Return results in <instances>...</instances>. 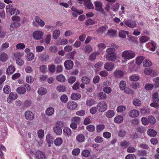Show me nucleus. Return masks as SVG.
<instances>
[{
	"label": "nucleus",
	"mask_w": 159,
	"mask_h": 159,
	"mask_svg": "<svg viewBox=\"0 0 159 159\" xmlns=\"http://www.w3.org/2000/svg\"><path fill=\"white\" fill-rule=\"evenodd\" d=\"M135 56V52L130 50H125L122 53V58L126 60L133 58Z\"/></svg>",
	"instance_id": "1"
},
{
	"label": "nucleus",
	"mask_w": 159,
	"mask_h": 159,
	"mask_svg": "<svg viewBox=\"0 0 159 159\" xmlns=\"http://www.w3.org/2000/svg\"><path fill=\"white\" fill-rule=\"evenodd\" d=\"M6 11L7 12H9L11 15H18L19 14V11L16 9H14L12 5L9 4L6 6Z\"/></svg>",
	"instance_id": "2"
},
{
	"label": "nucleus",
	"mask_w": 159,
	"mask_h": 159,
	"mask_svg": "<svg viewBox=\"0 0 159 159\" xmlns=\"http://www.w3.org/2000/svg\"><path fill=\"white\" fill-rule=\"evenodd\" d=\"M107 105L105 102L101 101L97 105V109L99 112H104L107 110Z\"/></svg>",
	"instance_id": "3"
},
{
	"label": "nucleus",
	"mask_w": 159,
	"mask_h": 159,
	"mask_svg": "<svg viewBox=\"0 0 159 159\" xmlns=\"http://www.w3.org/2000/svg\"><path fill=\"white\" fill-rule=\"evenodd\" d=\"M30 156H34L36 159H44L45 158V156L43 152L40 151H37L35 154L32 151L30 152Z\"/></svg>",
	"instance_id": "4"
},
{
	"label": "nucleus",
	"mask_w": 159,
	"mask_h": 159,
	"mask_svg": "<svg viewBox=\"0 0 159 159\" xmlns=\"http://www.w3.org/2000/svg\"><path fill=\"white\" fill-rule=\"evenodd\" d=\"M70 129L68 127H65V124L63 122L61 121H57L55 125V126L53 127V129Z\"/></svg>",
	"instance_id": "5"
},
{
	"label": "nucleus",
	"mask_w": 159,
	"mask_h": 159,
	"mask_svg": "<svg viewBox=\"0 0 159 159\" xmlns=\"http://www.w3.org/2000/svg\"><path fill=\"white\" fill-rule=\"evenodd\" d=\"M94 4L95 6L96 10L97 11L102 12L105 15L106 12L102 8V3L101 2L99 1H96L94 2Z\"/></svg>",
	"instance_id": "6"
},
{
	"label": "nucleus",
	"mask_w": 159,
	"mask_h": 159,
	"mask_svg": "<svg viewBox=\"0 0 159 159\" xmlns=\"http://www.w3.org/2000/svg\"><path fill=\"white\" fill-rule=\"evenodd\" d=\"M125 23L128 27L131 28H134L137 25L136 23L134 21L130 19L126 20Z\"/></svg>",
	"instance_id": "7"
},
{
	"label": "nucleus",
	"mask_w": 159,
	"mask_h": 159,
	"mask_svg": "<svg viewBox=\"0 0 159 159\" xmlns=\"http://www.w3.org/2000/svg\"><path fill=\"white\" fill-rule=\"evenodd\" d=\"M25 117L26 120H32L34 119V113L31 111H27L25 113Z\"/></svg>",
	"instance_id": "8"
},
{
	"label": "nucleus",
	"mask_w": 159,
	"mask_h": 159,
	"mask_svg": "<svg viewBox=\"0 0 159 159\" xmlns=\"http://www.w3.org/2000/svg\"><path fill=\"white\" fill-rule=\"evenodd\" d=\"M77 103L75 102L71 101L69 102L67 104V107L70 110H75L77 106Z\"/></svg>",
	"instance_id": "9"
},
{
	"label": "nucleus",
	"mask_w": 159,
	"mask_h": 159,
	"mask_svg": "<svg viewBox=\"0 0 159 159\" xmlns=\"http://www.w3.org/2000/svg\"><path fill=\"white\" fill-rule=\"evenodd\" d=\"M43 33L41 31H35L33 34V37L35 39H40L43 36Z\"/></svg>",
	"instance_id": "10"
},
{
	"label": "nucleus",
	"mask_w": 159,
	"mask_h": 159,
	"mask_svg": "<svg viewBox=\"0 0 159 159\" xmlns=\"http://www.w3.org/2000/svg\"><path fill=\"white\" fill-rule=\"evenodd\" d=\"M73 62L70 60H67L64 63L65 68L67 70L71 69L73 66Z\"/></svg>",
	"instance_id": "11"
},
{
	"label": "nucleus",
	"mask_w": 159,
	"mask_h": 159,
	"mask_svg": "<svg viewBox=\"0 0 159 159\" xmlns=\"http://www.w3.org/2000/svg\"><path fill=\"white\" fill-rule=\"evenodd\" d=\"M84 4L85 8L89 9L94 8L93 5L90 0H84Z\"/></svg>",
	"instance_id": "12"
},
{
	"label": "nucleus",
	"mask_w": 159,
	"mask_h": 159,
	"mask_svg": "<svg viewBox=\"0 0 159 159\" xmlns=\"http://www.w3.org/2000/svg\"><path fill=\"white\" fill-rule=\"evenodd\" d=\"M114 64L113 63L107 62L104 65V69L108 71L111 70L114 68Z\"/></svg>",
	"instance_id": "13"
},
{
	"label": "nucleus",
	"mask_w": 159,
	"mask_h": 159,
	"mask_svg": "<svg viewBox=\"0 0 159 159\" xmlns=\"http://www.w3.org/2000/svg\"><path fill=\"white\" fill-rule=\"evenodd\" d=\"M106 58L108 61H114L117 58L116 54V53L107 54Z\"/></svg>",
	"instance_id": "14"
},
{
	"label": "nucleus",
	"mask_w": 159,
	"mask_h": 159,
	"mask_svg": "<svg viewBox=\"0 0 159 159\" xmlns=\"http://www.w3.org/2000/svg\"><path fill=\"white\" fill-rule=\"evenodd\" d=\"M139 115V111L135 109L132 110L129 113L130 116L132 118L137 117Z\"/></svg>",
	"instance_id": "15"
},
{
	"label": "nucleus",
	"mask_w": 159,
	"mask_h": 159,
	"mask_svg": "<svg viewBox=\"0 0 159 159\" xmlns=\"http://www.w3.org/2000/svg\"><path fill=\"white\" fill-rule=\"evenodd\" d=\"M39 59L41 61H46L49 59V57L46 54H41Z\"/></svg>",
	"instance_id": "16"
},
{
	"label": "nucleus",
	"mask_w": 159,
	"mask_h": 159,
	"mask_svg": "<svg viewBox=\"0 0 159 159\" xmlns=\"http://www.w3.org/2000/svg\"><path fill=\"white\" fill-rule=\"evenodd\" d=\"M54 109L52 107L48 108L45 111L46 115L48 116H52L54 114Z\"/></svg>",
	"instance_id": "17"
},
{
	"label": "nucleus",
	"mask_w": 159,
	"mask_h": 159,
	"mask_svg": "<svg viewBox=\"0 0 159 159\" xmlns=\"http://www.w3.org/2000/svg\"><path fill=\"white\" fill-rule=\"evenodd\" d=\"M46 140L47 142L49 143L48 147H51V144L53 143V139L52 137L49 133H48L47 135Z\"/></svg>",
	"instance_id": "18"
},
{
	"label": "nucleus",
	"mask_w": 159,
	"mask_h": 159,
	"mask_svg": "<svg viewBox=\"0 0 159 159\" xmlns=\"http://www.w3.org/2000/svg\"><path fill=\"white\" fill-rule=\"evenodd\" d=\"M103 65V63L102 61H99L94 65V66L95 69V71L100 70H101V67Z\"/></svg>",
	"instance_id": "19"
},
{
	"label": "nucleus",
	"mask_w": 159,
	"mask_h": 159,
	"mask_svg": "<svg viewBox=\"0 0 159 159\" xmlns=\"http://www.w3.org/2000/svg\"><path fill=\"white\" fill-rule=\"evenodd\" d=\"M9 97L10 100L9 101V99H7V101L8 102H11V101L13 100H15L17 98V95L15 93H11L9 94Z\"/></svg>",
	"instance_id": "20"
},
{
	"label": "nucleus",
	"mask_w": 159,
	"mask_h": 159,
	"mask_svg": "<svg viewBox=\"0 0 159 159\" xmlns=\"http://www.w3.org/2000/svg\"><path fill=\"white\" fill-rule=\"evenodd\" d=\"M16 91L18 94H24L26 92V89L24 87L20 86L17 89Z\"/></svg>",
	"instance_id": "21"
},
{
	"label": "nucleus",
	"mask_w": 159,
	"mask_h": 159,
	"mask_svg": "<svg viewBox=\"0 0 159 159\" xmlns=\"http://www.w3.org/2000/svg\"><path fill=\"white\" fill-rule=\"evenodd\" d=\"M15 68L12 66L11 65L8 67L7 69L6 73L7 75L12 74L15 71Z\"/></svg>",
	"instance_id": "22"
},
{
	"label": "nucleus",
	"mask_w": 159,
	"mask_h": 159,
	"mask_svg": "<svg viewBox=\"0 0 159 159\" xmlns=\"http://www.w3.org/2000/svg\"><path fill=\"white\" fill-rule=\"evenodd\" d=\"M108 28L107 26H101L97 30V32L100 34H103L105 32Z\"/></svg>",
	"instance_id": "23"
},
{
	"label": "nucleus",
	"mask_w": 159,
	"mask_h": 159,
	"mask_svg": "<svg viewBox=\"0 0 159 159\" xmlns=\"http://www.w3.org/2000/svg\"><path fill=\"white\" fill-rule=\"evenodd\" d=\"M20 24L18 22H14L12 23L10 27V29L11 31L14 30L15 28H17L20 25Z\"/></svg>",
	"instance_id": "24"
},
{
	"label": "nucleus",
	"mask_w": 159,
	"mask_h": 159,
	"mask_svg": "<svg viewBox=\"0 0 159 159\" xmlns=\"http://www.w3.org/2000/svg\"><path fill=\"white\" fill-rule=\"evenodd\" d=\"M115 76L116 78H120L123 75V72L121 70H116L114 73Z\"/></svg>",
	"instance_id": "25"
},
{
	"label": "nucleus",
	"mask_w": 159,
	"mask_h": 159,
	"mask_svg": "<svg viewBox=\"0 0 159 159\" xmlns=\"http://www.w3.org/2000/svg\"><path fill=\"white\" fill-rule=\"evenodd\" d=\"M47 90L46 88L41 87L38 89V93L41 95H43L47 93Z\"/></svg>",
	"instance_id": "26"
},
{
	"label": "nucleus",
	"mask_w": 159,
	"mask_h": 159,
	"mask_svg": "<svg viewBox=\"0 0 159 159\" xmlns=\"http://www.w3.org/2000/svg\"><path fill=\"white\" fill-rule=\"evenodd\" d=\"M99 55V53L98 52H94L92 53L90 55L89 59L92 61H94L96 58V57Z\"/></svg>",
	"instance_id": "27"
},
{
	"label": "nucleus",
	"mask_w": 159,
	"mask_h": 159,
	"mask_svg": "<svg viewBox=\"0 0 159 159\" xmlns=\"http://www.w3.org/2000/svg\"><path fill=\"white\" fill-rule=\"evenodd\" d=\"M123 117L121 116H116L114 119L115 122L117 123H121L123 120Z\"/></svg>",
	"instance_id": "28"
},
{
	"label": "nucleus",
	"mask_w": 159,
	"mask_h": 159,
	"mask_svg": "<svg viewBox=\"0 0 159 159\" xmlns=\"http://www.w3.org/2000/svg\"><path fill=\"white\" fill-rule=\"evenodd\" d=\"M7 55L5 53L3 52L1 54L0 56V60L2 61H5L8 59Z\"/></svg>",
	"instance_id": "29"
},
{
	"label": "nucleus",
	"mask_w": 159,
	"mask_h": 159,
	"mask_svg": "<svg viewBox=\"0 0 159 159\" xmlns=\"http://www.w3.org/2000/svg\"><path fill=\"white\" fill-rule=\"evenodd\" d=\"M115 115L114 111L111 110H108L106 113V116L108 118H111Z\"/></svg>",
	"instance_id": "30"
},
{
	"label": "nucleus",
	"mask_w": 159,
	"mask_h": 159,
	"mask_svg": "<svg viewBox=\"0 0 159 159\" xmlns=\"http://www.w3.org/2000/svg\"><path fill=\"white\" fill-rule=\"evenodd\" d=\"M81 97V95L79 93H72L71 96V98L73 100H78Z\"/></svg>",
	"instance_id": "31"
},
{
	"label": "nucleus",
	"mask_w": 159,
	"mask_h": 159,
	"mask_svg": "<svg viewBox=\"0 0 159 159\" xmlns=\"http://www.w3.org/2000/svg\"><path fill=\"white\" fill-rule=\"evenodd\" d=\"M35 20V21L41 26H43L44 25L45 22L44 21L41 20L38 16H36Z\"/></svg>",
	"instance_id": "32"
},
{
	"label": "nucleus",
	"mask_w": 159,
	"mask_h": 159,
	"mask_svg": "<svg viewBox=\"0 0 159 159\" xmlns=\"http://www.w3.org/2000/svg\"><path fill=\"white\" fill-rule=\"evenodd\" d=\"M76 140L79 143L84 142V137L83 134H79L76 137Z\"/></svg>",
	"instance_id": "33"
},
{
	"label": "nucleus",
	"mask_w": 159,
	"mask_h": 159,
	"mask_svg": "<svg viewBox=\"0 0 159 159\" xmlns=\"http://www.w3.org/2000/svg\"><path fill=\"white\" fill-rule=\"evenodd\" d=\"M129 32L123 30H122L119 32V36L120 37L125 38L126 37V35H128Z\"/></svg>",
	"instance_id": "34"
},
{
	"label": "nucleus",
	"mask_w": 159,
	"mask_h": 159,
	"mask_svg": "<svg viewBox=\"0 0 159 159\" xmlns=\"http://www.w3.org/2000/svg\"><path fill=\"white\" fill-rule=\"evenodd\" d=\"M152 100L153 102H159V97L157 93H155L152 95Z\"/></svg>",
	"instance_id": "35"
},
{
	"label": "nucleus",
	"mask_w": 159,
	"mask_h": 159,
	"mask_svg": "<svg viewBox=\"0 0 159 159\" xmlns=\"http://www.w3.org/2000/svg\"><path fill=\"white\" fill-rule=\"evenodd\" d=\"M148 134L150 137H154L157 135V132L155 130H148Z\"/></svg>",
	"instance_id": "36"
},
{
	"label": "nucleus",
	"mask_w": 159,
	"mask_h": 159,
	"mask_svg": "<svg viewBox=\"0 0 159 159\" xmlns=\"http://www.w3.org/2000/svg\"><path fill=\"white\" fill-rule=\"evenodd\" d=\"M56 79L57 80L62 82H65L66 80L65 76L62 75H60L57 76Z\"/></svg>",
	"instance_id": "37"
},
{
	"label": "nucleus",
	"mask_w": 159,
	"mask_h": 159,
	"mask_svg": "<svg viewBox=\"0 0 159 159\" xmlns=\"http://www.w3.org/2000/svg\"><path fill=\"white\" fill-rule=\"evenodd\" d=\"M95 103L94 100L92 98L88 99L86 101V104L88 106H91Z\"/></svg>",
	"instance_id": "38"
},
{
	"label": "nucleus",
	"mask_w": 159,
	"mask_h": 159,
	"mask_svg": "<svg viewBox=\"0 0 159 159\" xmlns=\"http://www.w3.org/2000/svg\"><path fill=\"white\" fill-rule=\"evenodd\" d=\"M62 139L61 138H58L54 141V143L56 146H59L62 144Z\"/></svg>",
	"instance_id": "39"
},
{
	"label": "nucleus",
	"mask_w": 159,
	"mask_h": 159,
	"mask_svg": "<svg viewBox=\"0 0 159 159\" xmlns=\"http://www.w3.org/2000/svg\"><path fill=\"white\" fill-rule=\"evenodd\" d=\"M60 33V31L58 30H55L53 33V37L56 39L59 36Z\"/></svg>",
	"instance_id": "40"
},
{
	"label": "nucleus",
	"mask_w": 159,
	"mask_h": 159,
	"mask_svg": "<svg viewBox=\"0 0 159 159\" xmlns=\"http://www.w3.org/2000/svg\"><path fill=\"white\" fill-rule=\"evenodd\" d=\"M133 104L136 106H139L141 104V101L138 99L135 98L133 101Z\"/></svg>",
	"instance_id": "41"
},
{
	"label": "nucleus",
	"mask_w": 159,
	"mask_h": 159,
	"mask_svg": "<svg viewBox=\"0 0 159 159\" xmlns=\"http://www.w3.org/2000/svg\"><path fill=\"white\" fill-rule=\"evenodd\" d=\"M68 97L66 94L62 95L60 98V100L62 102L66 103L68 101Z\"/></svg>",
	"instance_id": "42"
},
{
	"label": "nucleus",
	"mask_w": 159,
	"mask_h": 159,
	"mask_svg": "<svg viewBox=\"0 0 159 159\" xmlns=\"http://www.w3.org/2000/svg\"><path fill=\"white\" fill-rule=\"evenodd\" d=\"M34 55L32 52L28 53L27 54L26 57L27 59L29 61L32 60L34 58Z\"/></svg>",
	"instance_id": "43"
},
{
	"label": "nucleus",
	"mask_w": 159,
	"mask_h": 159,
	"mask_svg": "<svg viewBox=\"0 0 159 159\" xmlns=\"http://www.w3.org/2000/svg\"><path fill=\"white\" fill-rule=\"evenodd\" d=\"M66 89L65 86L63 85H59L57 87V91L60 92H64L65 91Z\"/></svg>",
	"instance_id": "44"
},
{
	"label": "nucleus",
	"mask_w": 159,
	"mask_h": 159,
	"mask_svg": "<svg viewBox=\"0 0 159 159\" xmlns=\"http://www.w3.org/2000/svg\"><path fill=\"white\" fill-rule=\"evenodd\" d=\"M143 65L145 67H148L151 66L152 65L151 62L148 60L146 59L143 61Z\"/></svg>",
	"instance_id": "45"
},
{
	"label": "nucleus",
	"mask_w": 159,
	"mask_h": 159,
	"mask_svg": "<svg viewBox=\"0 0 159 159\" xmlns=\"http://www.w3.org/2000/svg\"><path fill=\"white\" fill-rule=\"evenodd\" d=\"M81 80L84 84H87L89 83L90 80L89 77L84 76L82 77Z\"/></svg>",
	"instance_id": "46"
},
{
	"label": "nucleus",
	"mask_w": 159,
	"mask_h": 159,
	"mask_svg": "<svg viewBox=\"0 0 159 159\" xmlns=\"http://www.w3.org/2000/svg\"><path fill=\"white\" fill-rule=\"evenodd\" d=\"M143 59L142 56H140L136 58V63L138 65H140L142 63Z\"/></svg>",
	"instance_id": "47"
},
{
	"label": "nucleus",
	"mask_w": 159,
	"mask_h": 159,
	"mask_svg": "<svg viewBox=\"0 0 159 159\" xmlns=\"http://www.w3.org/2000/svg\"><path fill=\"white\" fill-rule=\"evenodd\" d=\"M126 82L124 81H121L120 82L119 87L120 89L121 90H123L125 88Z\"/></svg>",
	"instance_id": "48"
},
{
	"label": "nucleus",
	"mask_w": 159,
	"mask_h": 159,
	"mask_svg": "<svg viewBox=\"0 0 159 159\" xmlns=\"http://www.w3.org/2000/svg\"><path fill=\"white\" fill-rule=\"evenodd\" d=\"M84 52L85 53H90L92 51V48L89 45H86L84 48Z\"/></svg>",
	"instance_id": "49"
},
{
	"label": "nucleus",
	"mask_w": 159,
	"mask_h": 159,
	"mask_svg": "<svg viewBox=\"0 0 159 159\" xmlns=\"http://www.w3.org/2000/svg\"><path fill=\"white\" fill-rule=\"evenodd\" d=\"M116 30L110 29L109 30L107 33V34H108L111 36H115L116 34Z\"/></svg>",
	"instance_id": "50"
},
{
	"label": "nucleus",
	"mask_w": 159,
	"mask_h": 159,
	"mask_svg": "<svg viewBox=\"0 0 159 159\" xmlns=\"http://www.w3.org/2000/svg\"><path fill=\"white\" fill-rule=\"evenodd\" d=\"M149 39V38L147 36H143L140 39V42L142 43H144L147 42Z\"/></svg>",
	"instance_id": "51"
},
{
	"label": "nucleus",
	"mask_w": 159,
	"mask_h": 159,
	"mask_svg": "<svg viewBox=\"0 0 159 159\" xmlns=\"http://www.w3.org/2000/svg\"><path fill=\"white\" fill-rule=\"evenodd\" d=\"M126 107L123 106H120L117 107L116 110L118 112H121L125 110Z\"/></svg>",
	"instance_id": "52"
},
{
	"label": "nucleus",
	"mask_w": 159,
	"mask_h": 159,
	"mask_svg": "<svg viewBox=\"0 0 159 159\" xmlns=\"http://www.w3.org/2000/svg\"><path fill=\"white\" fill-rule=\"evenodd\" d=\"M3 91L5 93L9 94L11 91L10 86L7 85H5L3 88Z\"/></svg>",
	"instance_id": "53"
},
{
	"label": "nucleus",
	"mask_w": 159,
	"mask_h": 159,
	"mask_svg": "<svg viewBox=\"0 0 159 159\" xmlns=\"http://www.w3.org/2000/svg\"><path fill=\"white\" fill-rule=\"evenodd\" d=\"M26 81L28 83L31 84L34 81V78L31 76H27L26 77Z\"/></svg>",
	"instance_id": "54"
},
{
	"label": "nucleus",
	"mask_w": 159,
	"mask_h": 159,
	"mask_svg": "<svg viewBox=\"0 0 159 159\" xmlns=\"http://www.w3.org/2000/svg\"><path fill=\"white\" fill-rule=\"evenodd\" d=\"M148 121L151 124H155L156 121V120L154 117L152 116H149L148 117Z\"/></svg>",
	"instance_id": "55"
},
{
	"label": "nucleus",
	"mask_w": 159,
	"mask_h": 159,
	"mask_svg": "<svg viewBox=\"0 0 159 159\" xmlns=\"http://www.w3.org/2000/svg\"><path fill=\"white\" fill-rule=\"evenodd\" d=\"M16 63L18 65L21 66L24 64V61L21 58H19L17 59Z\"/></svg>",
	"instance_id": "56"
},
{
	"label": "nucleus",
	"mask_w": 159,
	"mask_h": 159,
	"mask_svg": "<svg viewBox=\"0 0 159 159\" xmlns=\"http://www.w3.org/2000/svg\"><path fill=\"white\" fill-rule=\"evenodd\" d=\"M115 49L114 48H107L106 50V52L107 53V54H112L115 53Z\"/></svg>",
	"instance_id": "57"
},
{
	"label": "nucleus",
	"mask_w": 159,
	"mask_h": 159,
	"mask_svg": "<svg viewBox=\"0 0 159 159\" xmlns=\"http://www.w3.org/2000/svg\"><path fill=\"white\" fill-rule=\"evenodd\" d=\"M153 88V84H148L145 85V89L146 90H152Z\"/></svg>",
	"instance_id": "58"
},
{
	"label": "nucleus",
	"mask_w": 159,
	"mask_h": 159,
	"mask_svg": "<svg viewBox=\"0 0 159 159\" xmlns=\"http://www.w3.org/2000/svg\"><path fill=\"white\" fill-rule=\"evenodd\" d=\"M90 154V151L88 150H84L82 152V155L84 157H88Z\"/></svg>",
	"instance_id": "59"
},
{
	"label": "nucleus",
	"mask_w": 159,
	"mask_h": 159,
	"mask_svg": "<svg viewBox=\"0 0 159 159\" xmlns=\"http://www.w3.org/2000/svg\"><path fill=\"white\" fill-rule=\"evenodd\" d=\"M98 110L97 107H93L90 109V111L91 114L94 115L97 113Z\"/></svg>",
	"instance_id": "60"
},
{
	"label": "nucleus",
	"mask_w": 159,
	"mask_h": 159,
	"mask_svg": "<svg viewBox=\"0 0 159 159\" xmlns=\"http://www.w3.org/2000/svg\"><path fill=\"white\" fill-rule=\"evenodd\" d=\"M141 120L142 124L144 125H147L149 123L148 120L146 117H143L142 118Z\"/></svg>",
	"instance_id": "61"
},
{
	"label": "nucleus",
	"mask_w": 159,
	"mask_h": 159,
	"mask_svg": "<svg viewBox=\"0 0 159 159\" xmlns=\"http://www.w3.org/2000/svg\"><path fill=\"white\" fill-rule=\"evenodd\" d=\"M80 152V149L78 148L74 149L72 151V154L75 156L78 155Z\"/></svg>",
	"instance_id": "62"
},
{
	"label": "nucleus",
	"mask_w": 159,
	"mask_h": 159,
	"mask_svg": "<svg viewBox=\"0 0 159 159\" xmlns=\"http://www.w3.org/2000/svg\"><path fill=\"white\" fill-rule=\"evenodd\" d=\"M152 70L151 69L149 68H146L144 70L145 74L147 75H149L151 74Z\"/></svg>",
	"instance_id": "63"
},
{
	"label": "nucleus",
	"mask_w": 159,
	"mask_h": 159,
	"mask_svg": "<svg viewBox=\"0 0 159 159\" xmlns=\"http://www.w3.org/2000/svg\"><path fill=\"white\" fill-rule=\"evenodd\" d=\"M136 157L133 154H129L126 156L125 159H135Z\"/></svg>",
	"instance_id": "64"
}]
</instances>
